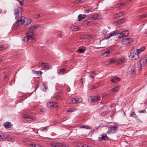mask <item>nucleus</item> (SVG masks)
Wrapping results in <instances>:
<instances>
[{
    "instance_id": "obj_1",
    "label": "nucleus",
    "mask_w": 147,
    "mask_h": 147,
    "mask_svg": "<svg viewBox=\"0 0 147 147\" xmlns=\"http://www.w3.org/2000/svg\"><path fill=\"white\" fill-rule=\"evenodd\" d=\"M39 27V26L38 25H34L30 27L27 33V36L24 39V41H26L29 39H34V34L33 31Z\"/></svg>"
},
{
    "instance_id": "obj_2",
    "label": "nucleus",
    "mask_w": 147,
    "mask_h": 147,
    "mask_svg": "<svg viewBox=\"0 0 147 147\" xmlns=\"http://www.w3.org/2000/svg\"><path fill=\"white\" fill-rule=\"evenodd\" d=\"M119 34V38H121L123 37L127 36L129 34L128 31L127 30H123L120 33H118L116 32H114L113 33L110 34H108L107 35L105 36V38L107 39H109L110 37L116 35L117 34Z\"/></svg>"
},
{
    "instance_id": "obj_3",
    "label": "nucleus",
    "mask_w": 147,
    "mask_h": 147,
    "mask_svg": "<svg viewBox=\"0 0 147 147\" xmlns=\"http://www.w3.org/2000/svg\"><path fill=\"white\" fill-rule=\"evenodd\" d=\"M142 61H140V62L138 64H134L131 67V71L129 73L128 72V74H135L136 73V67L137 66L138 69L139 70H141L142 69L143 66L142 65Z\"/></svg>"
},
{
    "instance_id": "obj_4",
    "label": "nucleus",
    "mask_w": 147,
    "mask_h": 147,
    "mask_svg": "<svg viewBox=\"0 0 147 147\" xmlns=\"http://www.w3.org/2000/svg\"><path fill=\"white\" fill-rule=\"evenodd\" d=\"M118 127V126L117 125H114L108 127V131L107 132V133L108 134L113 133L117 129Z\"/></svg>"
},
{
    "instance_id": "obj_5",
    "label": "nucleus",
    "mask_w": 147,
    "mask_h": 147,
    "mask_svg": "<svg viewBox=\"0 0 147 147\" xmlns=\"http://www.w3.org/2000/svg\"><path fill=\"white\" fill-rule=\"evenodd\" d=\"M23 19L21 18H18V21L16 22L13 24V26L14 28H18L21 26L22 25V21Z\"/></svg>"
},
{
    "instance_id": "obj_6",
    "label": "nucleus",
    "mask_w": 147,
    "mask_h": 147,
    "mask_svg": "<svg viewBox=\"0 0 147 147\" xmlns=\"http://www.w3.org/2000/svg\"><path fill=\"white\" fill-rule=\"evenodd\" d=\"M129 57L131 59L133 60L137 59L139 57L138 54L133 51L131 52Z\"/></svg>"
},
{
    "instance_id": "obj_7",
    "label": "nucleus",
    "mask_w": 147,
    "mask_h": 147,
    "mask_svg": "<svg viewBox=\"0 0 147 147\" xmlns=\"http://www.w3.org/2000/svg\"><path fill=\"white\" fill-rule=\"evenodd\" d=\"M133 41V39L131 38H125L123 39L122 43L126 45L131 43Z\"/></svg>"
},
{
    "instance_id": "obj_8",
    "label": "nucleus",
    "mask_w": 147,
    "mask_h": 147,
    "mask_svg": "<svg viewBox=\"0 0 147 147\" xmlns=\"http://www.w3.org/2000/svg\"><path fill=\"white\" fill-rule=\"evenodd\" d=\"M21 18L23 19L22 23L23 25H26L30 24L31 22V20L29 18H23V17Z\"/></svg>"
},
{
    "instance_id": "obj_9",
    "label": "nucleus",
    "mask_w": 147,
    "mask_h": 147,
    "mask_svg": "<svg viewBox=\"0 0 147 147\" xmlns=\"http://www.w3.org/2000/svg\"><path fill=\"white\" fill-rule=\"evenodd\" d=\"M50 145L53 147H69L68 145L66 144H62L61 143H53L50 144Z\"/></svg>"
},
{
    "instance_id": "obj_10",
    "label": "nucleus",
    "mask_w": 147,
    "mask_h": 147,
    "mask_svg": "<svg viewBox=\"0 0 147 147\" xmlns=\"http://www.w3.org/2000/svg\"><path fill=\"white\" fill-rule=\"evenodd\" d=\"M82 101V99L81 98H75L71 99L70 102L71 103L75 104L81 102Z\"/></svg>"
},
{
    "instance_id": "obj_11",
    "label": "nucleus",
    "mask_w": 147,
    "mask_h": 147,
    "mask_svg": "<svg viewBox=\"0 0 147 147\" xmlns=\"http://www.w3.org/2000/svg\"><path fill=\"white\" fill-rule=\"evenodd\" d=\"M100 99V98L98 96H93L89 97L88 98V100L89 102H93L96 101L98 100H99Z\"/></svg>"
},
{
    "instance_id": "obj_12",
    "label": "nucleus",
    "mask_w": 147,
    "mask_h": 147,
    "mask_svg": "<svg viewBox=\"0 0 147 147\" xmlns=\"http://www.w3.org/2000/svg\"><path fill=\"white\" fill-rule=\"evenodd\" d=\"M92 20H100L101 18V16L100 15L97 14H95L92 16L91 17Z\"/></svg>"
},
{
    "instance_id": "obj_13",
    "label": "nucleus",
    "mask_w": 147,
    "mask_h": 147,
    "mask_svg": "<svg viewBox=\"0 0 147 147\" xmlns=\"http://www.w3.org/2000/svg\"><path fill=\"white\" fill-rule=\"evenodd\" d=\"M41 66L42 67L47 68L48 69H51L52 68L51 65L48 64L46 63H42L41 64Z\"/></svg>"
},
{
    "instance_id": "obj_14",
    "label": "nucleus",
    "mask_w": 147,
    "mask_h": 147,
    "mask_svg": "<svg viewBox=\"0 0 147 147\" xmlns=\"http://www.w3.org/2000/svg\"><path fill=\"white\" fill-rule=\"evenodd\" d=\"M86 16V15H82L80 14L78 16V20L79 21L82 20L83 19L85 18Z\"/></svg>"
},
{
    "instance_id": "obj_15",
    "label": "nucleus",
    "mask_w": 147,
    "mask_h": 147,
    "mask_svg": "<svg viewBox=\"0 0 147 147\" xmlns=\"http://www.w3.org/2000/svg\"><path fill=\"white\" fill-rule=\"evenodd\" d=\"M4 127L7 128H9L11 127V124L10 122H6L4 124Z\"/></svg>"
},
{
    "instance_id": "obj_16",
    "label": "nucleus",
    "mask_w": 147,
    "mask_h": 147,
    "mask_svg": "<svg viewBox=\"0 0 147 147\" xmlns=\"http://www.w3.org/2000/svg\"><path fill=\"white\" fill-rule=\"evenodd\" d=\"M110 53L109 50H104L102 51V55L105 57L107 56Z\"/></svg>"
},
{
    "instance_id": "obj_17",
    "label": "nucleus",
    "mask_w": 147,
    "mask_h": 147,
    "mask_svg": "<svg viewBox=\"0 0 147 147\" xmlns=\"http://www.w3.org/2000/svg\"><path fill=\"white\" fill-rule=\"evenodd\" d=\"M120 79L119 78L117 77H114L111 80V81L113 82H116L118 81H119Z\"/></svg>"
},
{
    "instance_id": "obj_18",
    "label": "nucleus",
    "mask_w": 147,
    "mask_h": 147,
    "mask_svg": "<svg viewBox=\"0 0 147 147\" xmlns=\"http://www.w3.org/2000/svg\"><path fill=\"white\" fill-rule=\"evenodd\" d=\"M126 62V61L125 59H121L117 61V64L125 63Z\"/></svg>"
},
{
    "instance_id": "obj_19",
    "label": "nucleus",
    "mask_w": 147,
    "mask_h": 147,
    "mask_svg": "<svg viewBox=\"0 0 147 147\" xmlns=\"http://www.w3.org/2000/svg\"><path fill=\"white\" fill-rule=\"evenodd\" d=\"M119 89V87L118 86H116V87L113 88L111 89V91L112 92H117L118 91Z\"/></svg>"
},
{
    "instance_id": "obj_20",
    "label": "nucleus",
    "mask_w": 147,
    "mask_h": 147,
    "mask_svg": "<svg viewBox=\"0 0 147 147\" xmlns=\"http://www.w3.org/2000/svg\"><path fill=\"white\" fill-rule=\"evenodd\" d=\"M145 49V47H143L141 49H137V53L138 54V55L142 52L144 51Z\"/></svg>"
},
{
    "instance_id": "obj_21",
    "label": "nucleus",
    "mask_w": 147,
    "mask_h": 147,
    "mask_svg": "<svg viewBox=\"0 0 147 147\" xmlns=\"http://www.w3.org/2000/svg\"><path fill=\"white\" fill-rule=\"evenodd\" d=\"M14 15L16 18L18 17L19 16V10L16 9L14 10Z\"/></svg>"
},
{
    "instance_id": "obj_22",
    "label": "nucleus",
    "mask_w": 147,
    "mask_h": 147,
    "mask_svg": "<svg viewBox=\"0 0 147 147\" xmlns=\"http://www.w3.org/2000/svg\"><path fill=\"white\" fill-rule=\"evenodd\" d=\"M102 139L106 140L108 139V138L107 135L105 134H103L102 136Z\"/></svg>"
},
{
    "instance_id": "obj_23",
    "label": "nucleus",
    "mask_w": 147,
    "mask_h": 147,
    "mask_svg": "<svg viewBox=\"0 0 147 147\" xmlns=\"http://www.w3.org/2000/svg\"><path fill=\"white\" fill-rule=\"evenodd\" d=\"M96 75V74H95L94 72L93 71L90 73L89 75V77L92 78H94L95 76Z\"/></svg>"
},
{
    "instance_id": "obj_24",
    "label": "nucleus",
    "mask_w": 147,
    "mask_h": 147,
    "mask_svg": "<svg viewBox=\"0 0 147 147\" xmlns=\"http://www.w3.org/2000/svg\"><path fill=\"white\" fill-rule=\"evenodd\" d=\"M46 86L45 84L42 83V85L41 87V89L44 91H45L46 90Z\"/></svg>"
},
{
    "instance_id": "obj_25",
    "label": "nucleus",
    "mask_w": 147,
    "mask_h": 147,
    "mask_svg": "<svg viewBox=\"0 0 147 147\" xmlns=\"http://www.w3.org/2000/svg\"><path fill=\"white\" fill-rule=\"evenodd\" d=\"M123 14V12L121 11L119 12L116 14V17H119L122 16Z\"/></svg>"
},
{
    "instance_id": "obj_26",
    "label": "nucleus",
    "mask_w": 147,
    "mask_h": 147,
    "mask_svg": "<svg viewBox=\"0 0 147 147\" xmlns=\"http://www.w3.org/2000/svg\"><path fill=\"white\" fill-rule=\"evenodd\" d=\"M81 127L89 129H91V127L88 125H83L81 126Z\"/></svg>"
},
{
    "instance_id": "obj_27",
    "label": "nucleus",
    "mask_w": 147,
    "mask_h": 147,
    "mask_svg": "<svg viewBox=\"0 0 147 147\" xmlns=\"http://www.w3.org/2000/svg\"><path fill=\"white\" fill-rule=\"evenodd\" d=\"M85 50L83 49L80 48L78 50H77V52H79L81 53H84L85 52Z\"/></svg>"
},
{
    "instance_id": "obj_28",
    "label": "nucleus",
    "mask_w": 147,
    "mask_h": 147,
    "mask_svg": "<svg viewBox=\"0 0 147 147\" xmlns=\"http://www.w3.org/2000/svg\"><path fill=\"white\" fill-rule=\"evenodd\" d=\"M74 145L76 147H82V144L80 143H75Z\"/></svg>"
},
{
    "instance_id": "obj_29",
    "label": "nucleus",
    "mask_w": 147,
    "mask_h": 147,
    "mask_svg": "<svg viewBox=\"0 0 147 147\" xmlns=\"http://www.w3.org/2000/svg\"><path fill=\"white\" fill-rule=\"evenodd\" d=\"M1 48L2 49V50L5 49L7 47V46L6 45H1Z\"/></svg>"
},
{
    "instance_id": "obj_30",
    "label": "nucleus",
    "mask_w": 147,
    "mask_h": 147,
    "mask_svg": "<svg viewBox=\"0 0 147 147\" xmlns=\"http://www.w3.org/2000/svg\"><path fill=\"white\" fill-rule=\"evenodd\" d=\"M141 61H142V65L143 67L144 66V65H145L146 62H147V59H146L145 60V61H144L142 60H141Z\"/></svg>"
},
{
    "instance_id": "obj_31",
    "label": "nucleus",
    "mask_w": 147,
    "mask_h": 147,
    "mask_svg": "<svg viewBox=\"0 0 147 147\" xmlns=\"http://www.w3.org/2000/svg\"><path fill=\"white\" fill-rule=\"evenodd\" d=\"M52 102H49L47 104V106L48 107H53V104H52Z\"/></svg>"
},
{
    "instance_id": "obj_32",
    "label": "nucleus",
    "mask_w": 147,
    "mask_h": 147,
    "mask_svg": "<svg viewBox=\"0 0 147 147\" xmlns=\"http://www.w3.org/2000/svg\"><path fill=\"white\" fill-rule=\"evenodd\" d=\"M141 18H144L147 17V13H146L145 14H143L142 15H140V16Z\"/></svg>"
},
{
    "instance_id": "obj_33",
    "label": "nucleus",
    "mask_w": 147,
    "mask_h": 147,
    "mask_svg": "<svg viewBox=\"0 0 147 147\" xmlns=\"http://www.w3.org/2000/svg\"><path fill=\"white\" fill-rule=\"evenodd\" d=\"M82 36L80 37V38L81 39H84L87 38L88 36Z\"/></svg>"
},
{
    "instance_id": "obj_34",
    "label": "nucleus",
    "mask_w": 147,
    "mask_h": 147,
    "mask_svg": "<svg viewBox=\"0 0 147 147\" xmlns=\"http://www.w3.org/2000/svg\"><path fill=\"white\" fill-rule=\"evenodd\" d=\"M65 70H66L65 69H59L57 70V72L58 73H59L60 72H61L65 71Z\"/></svg>"
},
{
    "instance_id": "obj_35",
    "label": "nucleus",
    "mask_w": 147,
    "mask_h": 147,
    "mask_svg": "<svg viewBox=\"0 0 147 147\" xmlns=\"http://www.w3.org/2000/svg\"><path fill=\"white\" fill-rule=\"evenodd\" d=\"M2 136H3L2 138H3V139L6 138H7L9 137V136L8 135L6 134H3Z\"/></svg>"
},
{
    "instance_id": "obj_36",
    "label": "nucleus",
    "mask_w": 147,
    "mask_h": 147,
    "mask_svg": "<svg viewBox=\"0 0 147 147\" xmlns=\"http://www.w3.org/2000/svg\"><path fill=\"white\" fill-rule=\"evenodd\" d=\"M92 10L90 9L85 10L84 11V12L85 13H89V12H92Z\"/></svg>"
},
{
    "instance_id": "obj_37",
    "label": "nucleus",
    "mask_w": 147,
    "mask_h": 147,
    "mask_svg": "<svg viewBox=\"0 0 147 147\" xmlns=\"http://www.w3.org/2000/svg\"><path fill=\"white\" fill-rule=\"evenodd\" d=\"M53 104V107H57L58 106V104L57 103L52 102Z\"/></svg>"
},
{
    "instance_id": "obj_38",
    "label": "nucleus",
    "mask_w": 147,
    "mask_h": 147,
    "mask_svg": "<svg viewBox=\"0 0 147 147\" xmlns=\"http://www.w3.org/2000/svg\"><path fill=\"white\" fill-rule=\"evenodd\" d=\"M130 116L132 117H135L136 116L135 113L134 112H132Z\"/></svg>"
},
{
    "instance_id": "obj_39",
    "label": "nucleus",
    "mask_w": 147,
    "mask_h": 147,
    "mask_svg": "<svg viewBox=\"0 0 147 147\" xmlns=\"http://www.w3.org/2000/svg\"><path fill=\"white\" fill-rule=\"evenodd\" d=\"M123 22V19H120L118 21V23H121Z\"/></svg>"
},
{
    "instance_id": "obj_40",
    "label": "nucleus",
    "mask_w": 147,
    "mask_h": 147,
    "mask_svg": "<svg viewBox=\"0 0 147 147\" xmlns=\"http://www.w3.org/2000/svg\"><path fill=\"white\" fill-rule=\"evenodd\" d=\"M29 115L26 114L23 115L22 116L24 118L27 119Z\"/></svg>"
},
{
    "instance_id": "obj_41",
    "label": "nucleus",
    "mask_w": 147,
    "mask_h": 147,
    "mask_svg": "<svg viewBox=\"0 0 147 147\" xmlns=\"http://www.w3.org/2000/svg\"><path fill=\"white\" fill-rule=\"evenodd\" d=\"M47 127H45L44 128L41 129H40V130L42 131H45V132L47 130V129L46 128Z\"/></svg>"
},
{
    "instance_id": "obj_42",
    "label": "nucleus",
    "mask_w": 147,
    "mask_h": 147,
    "mask_svg": "<svg viewBox=\"0 0 147 147\" xmlns=\"http://www.w3.org/2000/svg\"><path fill=\"white\" fill-rule=\"evenodd\" d=\"M40 16V14H36L34 16V18H39Z\"/></svg>"
},
{
    "instance_id": "obj_43",
    "label": "nucleus",
    "mask_w": 147,
    "mask_h": 147,
    "mask_svg": "<svg viewBox=\"0 0 147 147\" xmlns=\"http://www.w3.org/2000/svg\"><path fill=\"white\" fill-rule=\"evenodd\" d=\"M67 111L68 112H73L74 111V110H73V109L71 108H69L67 110Z\"/></svg>"
},
{
    "instance_id": "obj_44",
    "label": "nucleus",
    "mask_w": 147,
    "mask_h": 147,
    "mask_svg": "<svg viewBox=\"0 0 147 147\" xmlns=\"http://www.w3.org/2000/svg\"><path fill=\"white\" fill-rule=\"evenodd\" d=\"M80 0H76V1H75L74 2V3L75 4H78V3H81V2H80Z\"/></svg>"
},
{
    "instance_id": "obj_45",
    "label": "nucleus",
    "mask_w": 147,
    "mask_h": 147,
    "mask_svg": "<svg viewBox=\"0 0 147 147\" xmlns=\"http://www.w3.org/2000/svg\"><path fill=\"white\" fill-rule=\"evenodd\" d=\"M110 63H112L115 61V60L114 59H112L109 61Z\"/></svg>"
},
{
    "instance_id": "obj_46",
    "label": "nucleus",
    "mask_w": 147,
    "mask_h": 147,
    "mask_svg": "<svg viewBox=\"0 0 147 147\" xmlns=\"http://www.w3.org/2000/svg\"><path fill=\"white\" fill-rule=\"evenodd\" d=\"M78 27L76 26H75V27H74L73 28V30H74V31H76L77 30H78Z\"/></svg>"
},
{
    "instance_id": "obj_47",
    "label": "nucleus",
    "mask_w": 147,
    "mask_h": 147,
    "mask_svg": "<svg viewBox=\"0 0 147 147\" xmlns=\"http://www.w3.org/2000/svg\"><path fill=\"white\" fill-rule=\"evenodd\" d=\"M36 73L37 74H40V75H41L42 73L40 71H36Z\"/></svg>"
},
{
    "instance_id": "obj_48",
    "label": "nucleus",
    "mask_w": 147,
    "mask_h": 147,
    "mask_svg": "<svg viewBox=\"0 0 147 147\" xmlns=\"http://www.w3.org/2000/svg\"><path fill=\"white\" fill-rule=\"evenodd\" d=\"M34 147H42L41 146L37 144H34Z\"/></svg>"
},
{
    "instance_id": "obj_49",
    "label": "nucleus",
    "mask_w": 147,
    "mask_h": 147,
    "mask_svg": "<svg viewBox=\"0 0 147 147\" xmlns=\"http://www.w3.org/2000/svg\"><path fill=\"white\" fill-rule=\"evenodd\" d=\"M25 144H26V145H28V146H30V144L29 142H25Z\"/></svg>"
},
{
    "instance_id": "obj_50",
    "label": "nucleus",
    "mask_w": 147,
    "mask_h": 147,
    "mask_svg": "<svg viewBox=\"0 0 147 147\" xmlns=\"http://www.w3.org/2000/svg\"><path fill=\"white\" fill-rule=\"evenodd\" d=\"M88 145L86 144L82 145V147H88Z\"/></svg>"
},
{
    "instance_id": "obj_51",
    "label": "nucleus",
    "mask_w": 147,
    "mask_h": 147,
    "mask_svg": "<svg viewBox=\"0 0 147 147\" xmlns=\"http://www.w3.org/2000/svg\"><path fill=\"white\" fill-rule=\"evenodd\" d=\"M80 81V82H81V83L82 84H83V81H82V78H81L79 80Z\"/></svg>"
},
{
    "instance_id": "obj_52",
    "label": "nucleus",
    "mask_w": 147,
    "mask_h": 147,
    "mask_svg": "<svg viewBox=\"0 0 147 147\" xmlns=\"http://www.w3.org/2000/svg\"><path fill=\"white\" fill-rule=\"evenodd\" d=\"M99 128V127H95L93 129V131H95L97 129H98Z\"/></svg>"
},
{
    "instance_id": "obj_53",
    "label": "nucleus",
    "mask_w": 147,
    "mask_h": 147,
    "mask_svg": "<svg viewBox=\"0 0 147 147\" xmlns=\"http://www.w3.org/2000/svg\"><path fill=\"white\" fill-rule=\"evenodd\" d=\"M30 119H32L33 120H35V118H34V117H33L32 116H30Z\"/></svg>"
},
{
    "instance_id": "obj_54",
    "label": "nucleus",
    "mask_w": 147,
    "mask_h": 147,
    "mask_svg": "<svg viewBox=\"0 0 147 147\" xmlns=\"http://www.w3.org/2000/svg\"><path fill=\"white\" fill-rule=\"evenodd\" d=\"M125 4V3L123 2L122 3L119 4V5L120 7L122 5H124Z\"/></svg>"
},
{
    "instance_id": "obj_55",
    "label": "nucleus",
    "mask_w": 147,
    "mask_h": 147,
    "mask_svg": "<svg viewBox=\"0 0 147 147\" xmlns=\"http://www.w3.org/2000/svg\"><path fill=\"white\" fill-rule=\"evenodd\" d=\"M86 0H80V2L81 3H84V2H85Z\"/></svg>"
},
{
    "instance_id": "obj_56",
    "label": "nucleus",
    "mask_w": 147,
    "mask_h": 147,
    "mask_svg": "<svg viewBox=\"0 0 147 147\" xmlns=\"http://www.w3.org/2000/svg\"><path fill=\"white\" fill-rule=\"evenodd\" d=\"M103 33L104 34H107V32L105 30H104L103 31Z\"/></svg>"
},
{
    "instance_id": "obj_57",
    "label": "nucleus",
    "mask_w": 147,
    "mask_h": 147,
    "mask_svg": "<svg viewBox=\"0 0 147 147\" xmlns=\"http://www.w3.org/2000/svg\"><path fill=\"white\" fill-rule=\"evenodd\" d=\"M145 110H142L141 111H139V112L140 113H144L145 112Z\"/></svg>"
},
{
    "instance_id": "obj_58",
    "label": "nucleus",
    "mask_w": 147,
    "mask_h": 147,
    "mask_svg": "<svg viewBox=\"0 0 147 147\" xmlns=\"http://www.w3.org/2000/svg\"><path fill=\"white\" fill-rule=\"evenodd\" d=\"M110 63L109 61H107L105 63V64L106 65H108V64H110Z\"/></svg>"
},
{
    "instance_id": "obj_59",
    "label": "nucleus",
    "mask_w": 147,
    "mask_h": 147,
    "mask_svg": "<svg viewBox=\"0 0 147 147\" xmlns=\"http://www.w3.org/2000/svg\"><path fill=\"white\" fill-rule=\"evenodd\" d=\"M45 110V109H42L40 110V111L41 112H44Z\"/></svg>"
},
{
    "instance_id": "obj_60",
    "label": "nucleus",
    "mask_w": 147,
    "mask_h": 147,
    "mask_svg": "<svg viewBox=\"0 0 147 147\" xmlns=\"http://www.w3.org/2000/svg\"><path fill=\"white\" fill-rule=\"evenodd\" d=\"M120 7L119 5V4H118V5H115V7Z\"/></svg>"
},
{
    "instance_id": "obj_61",
    "label": "nucleus",
    "mask_w": 147,
    "mask_h": 147,
    "mask_svg": "<svg viewBox=\"0 0 147 147\" xmlns=\"http://www.w3.org/2000/svg\"><path fill=\"white\" fill-rule=\"evenodd\" d=\"M2 135H0V139H2Z\"/></svg>"
},
{
    "instance_id": "obj_62",
    "label": "nucleus",
    "mask_w": 147,
    "mask_h": 147,
    "mask_svg": "<svg viewBox=\"0 0 147 147\" xmlns=\"http://www.w3.org/2000/svg\"><path fill=\"white\" fill-rule=\"evenodd\" d=\"M30 145L31 146L34 147V144H30Z\"/></svg>"
},
{
    "instance_id": "obj_63",
    "label": "nucleus",
    "mask_w": 147,
    "mask_h": 147,
    "mask_svg": "<svg viewBox=\"0 0 147 147\" xmlns=\"http://www.w3.org/2000/svg\"><path fill=\"white\" fill-rule=\"evenodd\" d=\"M145 30V31H144V32L146 34H147V29H146Z\"/></svg>"
},
{
    "instance_id": "obj_64",
    "label": "nucleus",
    "mask_w": 147,
    "mask_h": 147,
    "mask_svg": "<svg viewBox=\"0 0 147 147\" xmlns=\"http://www.w3.org/2000/svg\"><path fill=\"white\" fill-rule=\"evenodd\" d=\"M2 51V49L1 48V47L0 46V51Z\"/></svg>"
}]
</instances>
